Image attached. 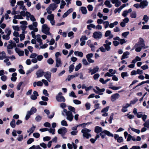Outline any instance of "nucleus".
<instances>
[{
    "mask_svg": "<svg viewBox=\"0 0 149 149\" xmlns=\"http://www.w3.org/2000/svg\"><path fill=\"white\" fill-rule=\"evenodd\" d=\"M129 54L130 53L128 52H124L122 56L121 59L123 60V59L127 58L128 57L127 56L129 55Z\"/></svg>",
    "mask_w": 149,
    "mask_h": 149,
    "instance_id": "32",
    "label": "nucleus"
},
{
    "mask_svg": "<svg viewBox=\"0 0 149 149\" xmlns=\"http://www.w3.org/2000/svg\"><path fill=\"white\" fill-rule=\"evenodd\" d=\"M22 14L25 17H26V19L27 20H30L33 22H36V20L34 16L31 15L30 12L25 11V12H22Z\"/></svg>",
    "mask_w": 149,
    "mask_h": 149,
    "instance_id": "3",
    "label": "nucleus"
},
{
    "mask_svg": "<svg viewBox=\"0 0 149 149\" xmlns=\"http://www.w3.org/2000/svg\"><path fill=\"white\" fill-rule=\"evenodd\" d=\"M17 5L19 6L20 9H22L23 11L27 10V9L25 8V6L24 4V1H20L17 2Z\"/></svg>",
    "mask_w": 149,
    "mask_h": 149,
    "instance_id": "12",
    "label": "nucleus"
},
{
    "mask_svg": "<svg viewBox=\"0 0 149 149\" xmlns=\"http://www.w3.org/2000/svg\"><path fill=\"white\" fill-rule=\"evenodd\" d=\"M68 109L69 110V111L73 112L74 113H76L75 112V110L74 107L71 106H69L68 107Z\"/></svg>",
    "mask_w": 149,
    "mask_h": 149,
    "instance_id": "40",
    "label": "nucleus"
},
{
    "mask_svg": "<svg viewBox=\"0 0 149 149\" xmlns=\"http://www.w3.org/2000/svg\"><path fill=\"white\" fill-rule=\"evenodd\" d=\"M33 136L36 138H38L40 136V134L38 133H34L33 134Z\"/></svg>",
    "mask_w": 149,
    "mask_h": 149,
    "instance_id": "60",
    "label": "nucleus"
},
{
    "mask_svg": "<svg viewBox=\"0 0 149 149\" xmlns=\"http://www.w3.org/2000/svg\"><path fill=\"white\" fill-rule=\"evenodd\" d=\"M91 130L86 128H84L83 129L81 132L83 133V136L84 137L86 138L87 139H88L91 137V135L88 133L90 132Z\"/></svg>",
    "mask_w": 149,
    "mask_h": 149,
    "instance_id": "6",
    "label": "nucleus"
},
{
    "mask_svg": "<svg viewBox=\"0 0 149 149\" xmlns=\"http://www.w3.org/2000/svg\"><path fill=\"white\" fill-rule=\"evenodd\" d=\"M74 66L73 65H71L69 67V72L70 73L73 71L74 69Z\"/></svg>",
    "mask_w": 149,
    "mask_h": 149,
    "instance_id": "53",
    "label": "nucleus"
},
{
    "mask_svg": "<svg viewBox=\"0 0 149 149\" xmlns=\"http://www.w3.org/2000/svg\"><path fill=\"white\" fill-rule=\"evenodd\" d=\"M22 12H25V11H21L20 14L15 15L14 16V18L17 19H23V17H25L22 14Z\"/></svg>",
    "mask_w": 149,
    "mask_h": 149,
    "instance_id": "21",
    "label": "nucleus"
},
{
    "mask_svg": "<svg viewBox=\"0 0 149 149\" xmlns=\"http://www.w3.org/2000/svg\"><path fill=\"white\" fill-rule=\"evenodd\" d=\"M149 19L148 17L146 15H144L142 20H144L145 22H148Z\"/></svg>",
    "mask_w": 149,
    "mask_h": 149,
    "instance_id": "41",
    "label": "nucleus"
},
{
    "mask_svg": "<svg viewBox=\"0 0 149 149\" xmlns=\"http://www.w3.org/2000/svg\"><path fill=\"white\" fill-rule=\"evenodd\" d=\"M144 127L149 128V120H147L143 124Z\"/></svg>",
    "mask_w": 149,
    "mask_h": 149,
    "instance_id": "49",
    "label": "nucleus"
},
{
    "mask_svg": "<svg viewBox=\"0 0 149 149\" xmlns=\"http://www.w3.org/2000/svg\"><path fill=\"white\" fill-rule=\"evenodd\" d=\"M111 45V42L109 41L108 40H107L105 41V43L104 44L103 46L104 47L106 50L107 51H110L111 49V47L110 46Z\"/></svg>",
    "mask_w": 149,
    "mask_h": 149,
    "instance_id": "11",
    "label": "nucleus"
},
{
    "mask_svg": "<svg viewBox=\"0 0 149 149\" xmlns=\"http://www.w3.org/2000/svg\"><path fill=\"white\" fill-rule=\"evenodd\" d=\"M74 54L76 56H79L81 57H82L83 56V53L81 52L75 51Z\"/></svg>",
    "mask_w": 149,
    "mask_h": 149,
    "instance_id": "30",
    "label": "nucleus"
},
{
    "mask_svg": "<svg viewBox=\"0 0 149 149\" xmlns=\"http://www.w3.org/2000/svg\"><path fill=\"white\" fill-rule=\"evenodd\" d=\"M41 44H39V46L40 48L42 49H44L46 48L48 46V45L45 44L44 45H43L42 42L41 43Z\"/></svg>",
    "mask_w": 149,
    "mask_h": 149,
    "instance_id": "44",
    "label": "nucleus"
},
{
    "mask_svg": "<svg viewBox=\"0 0 149 149\" xmlns=\"http://www.w3.org/2000/svg\"><path fill=\"white\" fill-rule=\"evenodd\" d=\"M6 54L4 51L1 52L0 51V60H2L4 58H6Z\"/></svg>",
    "mask_w": 149,
    "mask_h": 149,
    "instance_id": "25",
    "label": "nucleus"
},
{
    "mask_svg": "<svg viewBox=\"0 0 149 149\" xmlns=\"http://www.w3.org/2000/svg\"><path fill=\"white\" fill-rule=\"evenodd\" d=\"M47 19L50 21L51 24L52 25H55V21L54 20V15L53 14H50L47 17Z\"/></svg>",
    "mask_w": 149,
    "mask_h": 149,
    "instance_id": "10",
    "label": "nucleus"
},
{
    "mask_svg": "<svg viewBox=\"0 0 149 149\" xmlns=\"http://www.w3.org/2000/svg\"><path fill=\"white\" fill-rule=\"evenodd\" d=\"M37 54L35 53H32L31 55L30 56V58H35L36 57H37Z\"/></svg>",
    "mask_w": 149,
    "mask_h": 149,
    "instance_id": "54",
    "label": "nucleus"
},
{
    "mask_svg": "<svg viewBox=\"0 0 149 149\" xmlns=\"http://www.w3.org/2000/svg\"><path fill=\"white\" fill-rule=\"evenodd\" d=\"M82 63L84 65H87L89 64V63L87 62L86 60V59H83L82 60Z\"/></svg>",
    "mask_w": 149,
    "mask_h": 149,
    "instance_id": "55",
    "label": "nucleus"
},
{
    "mask_svg": "<svg viewBox=\"0 0 149 149\" xmlns=\"http://www.w3.org/2000/svg\"><path fill=\"white\" fill-rule=\"evenodd\" d=\"M56 66L57 67H59L61 66L62 63L60 58L56 59Z\"/></svg>",
    "mask_w": 149,
    "mask_h": 149,
    "instance_id": "28",
    "label": "nucleus"
},
{
    "mask_svg": "<svg viewBox=\"0 0 149 149\" xmlns=\"http://www.w3.org/2000/svg\"><path fill=\"white\" fill-rule=\"evenodd\" d=\"M40 145L44 149H46L47 147V145L44 143H40Z\"/></svg>",
    "mask_w": 149,
    "mask_h": 149,
    "instance_id": "63",
    "label": "nucleus"
},
{
    "mask_svg": "<svg viewBox=\"0 0 149 149\" xmlns=\"http://www.w3.org/2000/svg\"><path fill=\"white\" fill-rule=\"evenodd\" d=\"M95 88L97 90H95L94 89V91L99 95H102L103 94V92L105 91V89L104 88L100 89L97 86H96Z\"/></svg>",
    "mask_w": 149,
    "mask_h": 149,
    "instance_id": "13",
    "label": "nucleus"
},
{
    "mask_svg": "<svg viewBox=\"0 0 149 149\" xmlns=\"http://www.w3.org/2000/svg\"><path fill=\"white\" fill-rule=\"evenodd\" d=\"M15 51L19 56H23L24 54V52L23 51L19 49L18 48H16L15 49Z\"/></svg>",
    "mask_w": 149,
    "mask_h": 149,
    "instance_id": "20",
    "label": "nucleus"
},
{
    "mask_svg": "<svg viewBox=\"0 0 149 149\" xmlns=\"http://www.w3.org/2000/svg\"><path fill=\"white\" fill-rule=\"evenodd\" d=\"M115 3V6L117 7L121 5V3L120 1H116Z\"/></svg>",
    "mask_w": 149,
    "mask_h": 149,
    "instance_id": "62",
    "label": "nucleus"
},
{
    "mask_svg": "<svg viewBox=\"0 0 149 149\" xmlns=\"http://www.w3.org/2000/svg\"><path fill=\"white\" fill-rule=\"evenodd\" d=\"M12 28L15 31H18L20 30L19 26L18 25H13L12 26Z\"/></svg>",
    "mask_w": 149,
    "mask_h": 149,
    "instance_id": "34",
    "label": "nucleus"
},
{
    "mask_svg": "<svg viewBox=\"0 0 149 149\" xmlns=\"http://www.w3.org/2000/svg\"><path fill=\"white\" fill-rule=\"evenodd\" d=\"M131 17L132 18H135L136 17V13L135 11L133 12L131 14Z\"/></svg>",
    "mask_w": 149,
    "mask_h": 149,
    "instance_id": "46",
    "label": "nucleus"
},
{
    "mask_svg": "<svg viewBox=\"0 0 149 149\" xmlns=\"http://www.w3.org/2000/svg\"><path fill=\"white\" fill-rule=\"evenodd\" d=\"M119 94L116 93L112 95L111 97V100L112 102L115 101L116 99H118L120 97Z\"/></svg>",
    "mask_w": 149,
    "mask_h": 149,
    "instance_id": "18",
    "label": "nucleus"
},
{
    "mask_svg": "<svg viewBox=\"0 0 149 149\" xmlns=\"http://www.w3.org/2000/svg\"><path fill=\"white\" fill-rule=\"evenodd\" d=\"M134 47L135 48V50L136 51L140 52L142 48L145 49L147 48L148 47H145L143 40L141 38H140V41L136 44L134 46Z\"/></svg>",
    "mask_w": 149,
    "mask_h": 149,
    "instance_id": "1",
    "label": "nucleus"
},
{
    "mask_svg": "<svg viewBox=\"0 0 149 149\" xmlns=\"http://www.w3.org/2000/svg\"><path fill=\"white\" fill-rule=\"evenodd\" d=\"M2 38L3 39L7 40H9L10 38V36L7 35H3L2 36Z\"/></svg>",
    "mask_w": 149,
    "mask_h": 149,
    "instance_id": "45",
    "label": "nucleus"
},
{
    "mask_svg": "<svg viewBox=\"0 0 149 149\" xmlns=\"http://www.w3.org/2000/svg\"><path fill=\"white\" fill-rule=\"evenodd\" d=\"M104 4L107 7L109 8L112 7V5L110 3V2L108 0H106L104 2Z\"/></svg>",
    "mask_w": 149,
    "mask_h": 149,
    "instance_id": "35",
    "label": "nucleus"
},
{
    "mask_svg": "<svg viewBox=\"0 0 149 149\" xmlns=\"http://www.w3.org/2000/svg\"><path fill=\"white\" fill-rule=\"evenodd\" d=\"M38 96V92L36 91H34L33 94L31 96L30 98L31 100H34L37 99Z\"/></svg>",
    "mask_w": 149,
    "mask_h": 149,
    "instance_id": "22",
    "label": "nucleus"
},
{
    "mask_svg": "<svg viewBox=\"0 0 149 149\" xmlns=\"http://www.w3.org/2000/svg\"><path fill=\"white\" fill-rule=\"evenodd\" d=\"M130 106V104L127 103L125 105L123 106L122 107V108L121 109V111L123 112H125L127 111V108Z\"/></svg>",
    "mask_w": 149,
    "mask_h": 149,
    "instance_id": "24",
    "label": "nucleus"
},
{
    "mask_svg": "<svg viewBox=\"0 0 149 149\" xmlns=\"http://www.w3.org/2000/svg\"><path fill=\"white\" fill-rule=\"evenodd\" d=\"M17 73L16 72L13 73L12 75V77L11 78V80L13 81H15L17 79L16 76Z\"/></svg>",
    "mask_w": 149,
    "mask_h": 149,
    "instance_id": "27",
    "label": "nucleus"
},
{
    "mask_svg": "<svg viewBox=\"0 0 149 149\" xmlns=\"http://www.w3.org/2000/svg\"><path fill=\"white\" fill-rule=\"evenodd\" d=\"M10 125L11 127L13 128H14L15 127V121L13 119L12 120V121L10 123Z\"/></svg>",
    "mask_w": 149,
    "mask_h": 149,
    "instance_id": "38",
    "label": "nucleus"
},
{
    "mask_svg": "<svg viewBox=\"0 0 149 149\" xmlns=\"http://www.w3.org/2000/svg\"><path fill=\"white\" fill-rule=\"evenodd\" d=\"M44 72L41 70H38L36 73V74L38 77H42L44 75Z\"/></svg>",
    "mask_w": 149,
    "mask_h": 149,
    "instance_id": "31",
    "label": "nucleus"
},
{
    "mask_svg": "<svg viewBox=\"0 0 149 149\" xmlns=\"http://www.w3.org/2000/svg\"><path fill=\"white\" fill-rule=\"evenodd\" d=\"M62 114L64 116H66L67 120L70 121L71 122L73 120L74 116L72 112L68 111L67 109H64Z\"/></svg>",
    "mask_w": 149,
    "mask_h": 149,
    "instance_id": "2",
    "label": "nucleus"
},
{
    "mask_svg": "<svg viewBox=\"0 0 149 149\" xmlns=\"http://www.w3.org/2000/svg\"><path fill=\"white\" fill-rule=\"evenodd\" d=\"M148 2L146 0L141 1L140 3V8L141 9L144 8L148 6Z\"/></svg>",
    "mask_w": 149,
    "mask_h": 149,
    "instance_id": "15",
    "label": "nucleus"
},
{
    "mask_svg": "<svg viewBox=\"0 0 149 149\" xmlns=\"http://www.w3.org/2000/svg\"><path fill=\"white\" fill-rule=\"evenodd\" d=\"M103 24L105 28L106 29L108 27L109 25V22L108 21H104L103 22Z\"/></svg>",
    "mask_w": 149,
    "mask_h": 149,
    "instance_id": "43",
    "label": "nucleus"
},
{
    "mask_svg": "<svg viewBox=\"0 0 149 149\" xmlns=\"http://www.w3.org/2000/svg\"><path fill=\"white\" fill-rule=\"evenodd\" d=\"M109 72L110 73L112 74H115L116 72V70H113L112 69H110L109 70Z\"/></svg>",
    "mask_w": 149,
    "mask_h": 149,
    "instance_id": "57",
    "label": "nucleus"
},
{
    "mask_svg": "<svg viewBox=\"0 0 149 149\" xmlns=\"http://www.w3.org/2000/svg\"><path fill=\"white\" fill-rule=\"evenodd\" d=\"M35 39H36V40L39 44H41V43H42V40L41 39V36L40 35H37Z\"/></svg>",
    "mask_w": 149,
    "mask_h": 149,
    "instance_id": "26",
    "label": "nucleus"
},
{
    "mask_svg": "<svg viewBox=\"0 0 149 149\" xmlns=\"http://www.w3.org/2000/svg\"><path fill=\"white\" fill-rule=\"evenodd\" d=\"M121 88V86H112L110 87V88L113 90H116L120 89Z\"/></svg>",
    "mask_w": 149,
    "mask_h": 149,
    "instance_id": "48",
    "label": "nucleus"
},
{
    "mask_svg": "<svg viewBox=\"0 0 149 149\" xmlns=\"http://www.w3.org/2000/svg\"><path fill=\"white\" fill-rule=\"evenodd\" d=\"M121 75L123 78L124 79L125 77H128V75L127 72H123L121 73Z\"/></svg>",
    "mask_w": 149,
    "mask_h": 149,
    "instance_id": "42",
    "label": "nucleus"
},
{
    "mask_svg": "<svg viewBox=\"0 0 149 149\" xmlns=\"http://www.w3.org/2000/svg\"><path fill=\"white\" fill-rule=\"evenodd\" d=\"M62 93L61 92L59 93L56 96V100L59 102H64L65 100L64 97L62 96Z\"/></svg>",
    "mask_w": 149,
    "mask_h": 149,
    "instance_id": "9",
    "label": "nucleus"
},
{
    "mask_svg": "<svg viewBox=\"0 0 149 149\" xmlns=\"http://www.w3.org/2000/svg\"><path fill=\"white\" fill-rule=\"evenodd\" d=\"M102 36V33L100 31L95 32L94 33V38L96 39H100L101 38Z\"/></svg>",
    "mask_w": 149,
    "mask_h": 149,
    "instance_id": "14",
    "label": "nucleus"
},
{
    "mask_svg": "<svg viewBox=\"0 0 149 149\" xmlns=\"http://www.w3.org/2000/svg\"><path fill=\"white\" fill-rule=\"evenodd\" d=\"M81 66V63H79L78 65H77L75 68V71H78L79 69L80 68Z\"/></svg>",
    "mask_w": 149,
    "mask_h": 149,
    "instance_id": "56",
    "label": "nucleus"
},
{
    "mask_svg": "<svg viewBox=\"0 0 149 149\" xmlns=\"http://www.w3.org/2000/svg\"><path fill=\"white\" fill-rule=\"evenodd\" d=\"M5 32L6 33H7L6 35L9 36H10L11 33V31L9 29H6L5 30Z\"/></svg>",
    "mask_w": 149,
    "mask_h": 149,
    "instance_id": "47",
    "label": "nucleus"
},
{
    "mask_svg": "<svg viewBox=\"0 0 149 149\" xmlns=\"http://www.w3.org/2000/svg\"><path fill=\"white\" fill-rule=\"evenodd\" d=\"M80 10L83 14H86L87 13V10L86 7H81L80 8Z\"/></svg>",
    "mask_w": 149,
    "mask_h": 149,
    "instance_id": "29",
    "label": "nucleus"
},
{
    "mask_svg": "<svg viewBox=\"0 0 149 149\" xmlns=\"http://www.w3.org/2000/svg\"><path fill=\"white\" fill-rule=\"evenodd\" d=\"M36 127L34 125H32L31 127L27 130V133H29V136L30 135L34 132Z\"/></svg>",
    "mask_w": 149,
    "mask_h": 149,
    "instance_id": "23",
    "label": "nucleus"
},
{
    "mask_svg": "<svg viewBox=\"0 0 149 149\" xmlns=\"http://www.w3.org/2000/svg\"><path fill=\"white\" fill-rule=\"evenodd\" d=\"M129 34V32L127 31L123 33L122 34V36L125 38H126L127 37V36Z\"/></svg>",
    "mask_w": 149,
    "mask_h": 149,
    "instance_id": "59",
    "label": "nucleus"
},
{
    "mask_svg": "<svg viewBox=\"0 0 149 149\" xmlns=\"http://www.w3.org/2000/svg\"><path fill=\"white\" fill-rule=\"evenodd\" d=\"M23 83L22 82H20L17 85V88L18 91H19L20 89L21 86L22 84Z\"/></svg>",
    "mask_w": 149,
    "mask_h": 149,
    "instance_id": "51",
    "label": "nucleus"
},
{
    "mask_svg": "<svg viewBox=\"0 0 149 149\" xmlns=\"http://www.w3.org/2000/svg\"><path fill=\"white\" fill-rule=\"evenodd\" d=\"M104 36L106 37H107L109 36V37L107 38V39H110L113 37V35L111 34V32L110 31L108 30L107 31L104 35Z\"/></svg>",
    "mask_w": 149,
    "mask_h": 149,
    "instance_id": "19",
    "label": "nucleus"
},
{
    "mask_svg": "<svg viewBox=\"0 0 149 149\" xmlns=\"http://www.w3.org/2000/svg\"><path fill=\"white\" fill-rule=\"evenodd\" d=\"M109 107L107 106L103 109L101 111V112H107L108 111Z\"/></svg>",
    "mask_w": 149,
    "mask_h": 149,
    "instance_id": "52",
    "label": "nucleus"
},
{
    "mask_svg": "<svg viewBox=\"0 0 149 149\" xmlns=\"http://www.w3.org/2000/svg\"><path fill=\"white\" fill-rule=\"evenodd\" d=\"M25 31H23L22 32V33L19 35V36L20 38V40L21 41H22L25 38V35L23 33H25Z\"/></svg>",
    "mask_w": 149,
    "mask_h": 149,
    "instance_id": "37",
    "label": "nucleus"
},
{
    "mask_svg": "<svg viewBox=\"0 0 149 149\" xmlns=\"http://www.w3.org/2000/svg\"><path fill=\"white\" fill-rule=\"evenodd\" d=\"M51 74V73L49 72H44V76L49 82H50Z\"/></svg>",
    "mask_w": 149,
    "mask_h": 149,
    "instance_id": "17",
    "label": "nucleus"
},
{
    "mask_svg": "<svg viewBox=\"0 0 149 149\" xmlns=\"http://www.w3.org/2000/svg\"><path fill=\"white\" fill-rule=\"evenodd\" d=\"M100 135L101 136L102 139L105 138L106 135H107L109 136L113 137V134L111 133L109 131L107 130H104L102 131L100 133Z\"/></svg>",
    "mask_w": 149,
    "mask_h": 149,
    "instance_id": "8",
    "label": "nucleus"
},
{
    "mask_svg": "<svg viewBox=\"0 0 149 149\" xmlns=\"http://www.w3.org/2000/svg\"><path fill=\"white\" fill-rule=\"evenodd\" d=\"M31 114L29 112L27 111V114L26 116L25 119L26 120H27L30 118V117Z\"/></svg>",
    "mask_w": 149,
    "mask_h": 149,
    "instance_id": "58",
    "label": "nucleus"
},
{
    "mask_svg": "<svg viewBox=\"0 0 149 149\" xmlns=\"http://www.w3.org/2000/svg\"><path fill=\"white\" fill-rule=\"evenodd\" d=\"M67 132L66 128L63 127L59 129L58 130V132L59 134L62 135H64Z\"/></svg>",
    "mask_w": 149,
    "mask_h": 149,
    "instance_id": "16",
    "label": "nucleus"
},
{
    "mask_svg": "<svg viewBox=\"0 0 149 149\" xmlns=\"http://www.w3.org/2000/svg\"><path fill=\"white\" fill-rule=\"evenodd\" d=\"M13 36L16 37H18L19 36V34L18 31H14L13 33Z\"/></svg>",
    "mask_w": 149,
    "mask_h": 149,
    "instance_id": "64",
    "label": "nucleus"
},
{
    "mask_svg": "<svg viewBox=\"0 0 149 149\" xmlns=\"http://www.w3.org/2000/svg\"><path fill=\"white\" fill-rule=\"evenodd\" d=\"M34 141V140L32 138H30L27 141V144H30L33 142Z\"/></svg>",
    "mask_w": 149,
    "mask_h": 149,
    "instance_id": "61",
    "label": "nucleus"
},
{
    "mask_svg": "<svg viewBox=\"0 0 149 149\" xmlns=\"http://www.w3.org/2000/svg\"><path fill=\"white\" fill-rule=\"evenodd\" d=\"M57 7L58 5L54 3L51 4L46 9L47 13L49 14H51L52 10L54 11L55 10Z\"/></svg>",
    "mask_w": 149,
    "mask_h": 149,
    "instance_id": "4",
    "label": "nucleus"
},
{
    "mask_svg": "<svg viewBox=\"0 0 149 149\" xmlns=\"http://www.w3.org/2000/svg\"><path fill=\"white\" fill-rule=\"evenodd\" d=\"M49 30L50 28L46 24H43L42 26V32L46 35H51L49 32Z\"/></svg>",
    "mask_w": 149,
    "mask_h": 149,
    "instance_id": "5",
    "label": "nucleus"
},
{
    "mask_svg": "<svg viewBox=\"0 0 149 149\" xmlns=\"http://www.w3.org/2000/svg\"><path fill=\"white\" fill-rule=\"evenodd\" d=\"M66 4V3L65 1L63 0H62L61 1V3H60V9H63L64 7V6Z\"/></svg>",
    "mask_w": 149,
    "mask_h": 149,
    "instance_id": "39",
    "label": "nucleus"
},
{
    "mask_svg": "<svg viewBox=\"0 0 149 149\" xmlns=\"http://www.w3.org/2000/svg\"><path fill=\"white\" fill-rule=\"evenodd\" d=\"M37 111L36 109L34 107L31 108L30 111L29 112L32 115L35 113Z\"/></svg>",
    "mask_w": 149,
    "mask_h": 149,
    "instance_id": "36",
    "label": "nucleus"
},
{
    "mask_svg": "<svg viewBox=\"0 0 149 149\" xmlns=\"http://www.w3.org/2000/svg\"><path fill=\"white\" fill-rule=\"evenodd\" d=\"M61 125L62 126H67L68 125L66 121L65 120H63L61 122Z\"/></svg>",
    "mask_w": 149,
    "mask_h": 149,
    "instance_id": "50",
    "label": "nucleus"
},
{
    "mask_svg": "<svg viewBox=\"0 0 149 149\" xmlns=\"http://www.w3.org/2000/svg\"><path fill=\"white\" fill-rule=\"evenodd\" d=\"M102 131L101 127L99 126H96L95 129V132L97 133H98Z\"/></svg>",
    "mask_w": 149,
    "mask_h": 149,
    "instance_id": "33",
    "label": "nucleus"
},
{
    "mask_svg": "<svg viewBox=\"0 0 149 149\" xmlns=\"http://www.w3.org/2000/svg\"><path fill=\"white\" fill-rule=\"evenodd\" d=\"M38 25V23L37 22H33L32 24L28 26V28L30 30L37 32L38 31V29L36 27Z\"/></svg>",
    "mask_w": 149,
    "mask_h": 149,
    "instance_id": "7",
    "label": "nucleus"
}]
</instances>
